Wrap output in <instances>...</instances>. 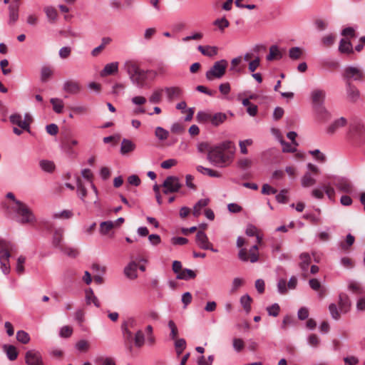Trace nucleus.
Listing matches in <instances>:
<instances>
[{"instance_id":"nucleus-25","label":"nucleus","mask_w":365,"mask_h":365,"mask_svg":"<svg viewBox=\"0 0 365 365\" xmlns=\"http://www.w3.org/2000/svg\"><path fill=\"white\" fill-rule=\"evenodd\" d=\"M364 131L365 128L364 125L361 124L360 123H354L351 125L350 134L353 138H358L363 135Z\"/></svg>"},{"instance_id":"nucleus-14","label":"nucleus","mask_w":365,"mask_h":365,"mask_svg":"<svg viewBox=\"0 0 365 365\" xmlns=\"http://www.w3.org/2000/svg\"><path fill=\"white\" fill-rule=\"evenodd\" d=\"M25 362L27 365H44L41 354L35 349L26 352Z\"/></svg>"},{"instance_id":"nucleus-18","label":"nucleus","mask_w":365,"mask_h":365,"mask_svg":"<svg viewBox=\"0 0 365 365\" xmlns=\"http://www.w3.org/2000/svg\"><path fill=\"white\" fill-rule=\"evenodd\" d=\"M346 91L349 101L356 102L359 99L360 92L351 81L346 82Z\"/></svg>"},{"instance_id":"nucleus-63","label":"nucleus","mask_w":365,"mask_h":365,"mask_svg":"<svg viewBox=\"0 0 365 365\" xmlns=\"http://www.w3.org/2000/svg\"><path fill=\"white\" fill-rule=\"evenodd\" d=\"M308 343L313 347H318L320 344V339L315 334H312L308 337Z\"/></svg>"},{"instance_id":"nucleus-38","label":"nucleus","mask_w":365,"mask_h":365,"mask_svg":"<svg viewBox=\"0 0 365 365\" xmlns=\"http://www.w3.org/2000/svg\"><path fill=\"white\" fill-rule=\"evenodd\" d=\"M196 277V274L191 269H182L180 273H178L177 278L178 279L188 280L194 279Z\"/></svg>"},{"instance_id":"nucleus-42","label":"nucleus","mask_w":365,"mask_h":365,"mask_svg":"<svg viewBox=\"0 0 365 365\" xmlns=\"http://www.w3.org/2000/svg\"><path fill=\"white\" fill-rule=\"evenodd\" d=\"M242 105L247 108V112L248 114H257V106L250 102L248 98H244L242 101Z\"/></svg>"},{"instance_id":"nucleus-2","label":"nucleus","mask_w":365,"mask_h":365,"mask_svg":"<svg viewBox=\"0 0 365 365\" xmlns=\"http://www.w3.org/2000/svg\"><path fill=\"white\" fill-rule=\"evenodd\" d=\"M235 149L232 142H223L219 145L212 147L207 154V158L210 162L222 167L227 165L232 160Z\"/></svg>"},{"instance_id":"nucleus-17","label":"nucleus","mask_w":365,"mask_h":365,"mask_svg":"<svg viewBox=\"0 0 365 365\" xmlns=\"http://www.w3.org/2000/svg\"><path fill=\"white\" fill-rule=\"evenodd\" d=\"M300 262H299V267L302 271V277L303 279H307L309 276L308 274V267L311 263V257L310 255L307 253L304 252L300 255Z\"/></svg>"},{"instance_id":"nucleus-19","label":"nucleus","mask_w":365,"mask_h":365,"mask_svg":"<svg viewBox=\"0 0 365 365\" xmlns=\"http://www.w3.org/2000/svg\"><path fill=\"white\" fill-rule=\"evenodd\" d=\"M123 70L127 73L129 78H133V76L140 70L138 63L133 60L126 61L123 66Z\"/></svg>"},{"instance_id":"nucleus-37","label":"nucleus","mask_w":365,"mask_h":365,"mask_svg":"<svg viewBox=\"0 0 365 365\" xmlns=\"http://www.w3.org/2000/svg\"><path fill=\"white\" fill-rule=\"evenodd\" d=\"M196 170L203 174V175H209L210 177H213V178H220L221 177V174L215 170H212V169H210V168H204L203 166L202 165H197L196 167Z\"/></svg>"},{"instance_id":"nucleus-4","label":"nucleus","mask_w":365,"mask_h":365,"mask_svg":"<svg viewBox=\"0 0 365 365\" xmlns=\"http://www.w3.org/2000/svg\"><path fill=\"white\" fill-rule=\"evenodd\" d=\"M13 210L18 215L19 219L18 220L21 224L33 225L36 222V219L32 210L21 201H16V206L12 207Z\"/></svg>"},{"instance_id":"nucleus-7","label":"nucleus","mask_w":365,"mask_h":365,"mask_svg":"<svg viewBox=\"0 0 365 365\" xmlns=\"http://www.w3.org/2000/svg\"><path fill=\"white\" fill-rule=\"evenodd\" d=\"M10 122L18 125L21 129L14 127L13 131L15 134L19 135L22 133V130L29 131V125L32 122L31 115H10Z\"/></svg>"},{"instance_id":"nucleus-45","label":"nucleus","mask_w":365,"mask_h":365,"mask_svg":"<svg viewBox=\"0 0 365 365\" xmlns=\"http://www.w3.org/2000/svg\"><path fill=\"white\" fill-rule=\"evenodd\" d=\"M113 227L115 223L112 221H106L100 224V232L103 235L108 234Z\"/></svg>"},{"instance_id":"nucleus-57","label":"nucleus","mask_w":365,"mask_h":365,"mask_svg":"<svg viewBox=\"0 0 365 365\" xmlns=\"http://www.w3.org/2000/svg\"><path fill=\"white\" fill-rule=\"evenodd\" d=\"M213 24L219 28V29L222 31H224V29L229 26L230 23L228 20H227L225 17L221 19H216Z\"/></svg>"},{"instance_id":"nucleus-31","label":"nucleus","mask_w":365,"mask_h":365,"mask_svg":"<svg viewBox=\"0 0 365 365\" xmlns=\"http://www.w3.org/2000/svg\"><path fill=\"white\" fill-rule=\"evenodd\" d=\"M210 202L209 199H200L194 206L192 210V215L197 217L201 215V211L205 208Z\"/></svg>"},{"instance_id":"nucleus-55","label":"nucleus","mask_w":365,"mask_h":365,"mask_svg":"<svg viewBox=\"0 0 365 365\" xmlns=\"http://www.w3.org/2000/svg\"><path fill=\"white\" fill-rule=\"evenodd\" d=\"M245 284V280L242 278L236 277L232 281V288L230 292L232 294L235 293L240 287L243 286Z\"/></svg>"},{"instance_id":"nucleus-28","label":"nucleus","mask_w":365,"mask_h":365,"mask_svg":"<svg viewBox=\"0 0 365 365\" xmlns=\"http://www.w3.org/2000/svg\"><path fill=\"white\" fill-rule=\"evenodd\" d=\"M118 62H112L110 63H107L101 72V76H106L108 75H112L116 72H118Z\"/></svg>"},{"instance_id":"nucleus-47","label":"nucleus","mask_w":365,"mask_h":365,"mask_svg":"<svg viewBox=\"0 0 365 365\" xmlns=\"http://www.w3.org/2000/svg\"><path fill=\"white\" fill-rule=\"evenodd\" d=\"M175 347L176 354L180 356L186 348V341L184 339H177L175 340Z\"/></svg>"},{"instance_id":"nucleus-54","label":"nucleus","mask_w":365,"mask_h":365,"mask_svg":"<svg viewBox=\"0 0 365 365\" xmlns=\"http://www.w3.org/2000/svg\"><path fill=\"white\" fill-rule=\"evenodd\" d=\"M16 339L22 344H26L30 341V336L27 332L21 330L16 333Z\"/></svg>"},{"instance_id":"nucleus-12","label":"nucleus","mask_w":365,"mask_h":365,"mask_svg":"<svg viewBox=\"0 0 365 365\" xmlns=\"http://www.w3.org/2000/svg\"><path fill=\"white\" fill-rule=\"evenodd\" d=\"M258 249L257 245L252 246L249 252L246 249H241L238 255L239 258L244 262L250 260L252 263L256 262L259 259Z\"/></svg>"},{"instance_id":"nucleus-49","label":"nucleus","mask_w":365,"mask_h":365,"mask_svg":"<svg viewBox=\"0 0 365 365\" xmlns=\"http://www.w3.org/2000/svg\"><path fill=\"white\" fill-rule=\"evenodd\" d=\"M155 135L159 140H165L168 139L169 136V132L162 127H157L155 130Z\"/></svg>"},{"instance_id":"nucleus-64","label":"nucleus","mask_w":365,"mask_h":365,"mask_svg":"<svg viewBox=\"0 0 365 365\" xmlns=\"http://www.w3.org/2000/svg\"><path fill=\"white\" fill-rule=\"evenodd\" d=\"M232 344L234 349L238 352L241 351L245 347L244 341L239 338H235L232 341Z\"/></svg>"},{"instance_id":"nucleus-36","label":"nucleus","mask_w":365,"mask_h":365,"mask_svg":"<svg viewBox=\"0 0 365 365\" xmlns=\"http://www.w3.org/2000/svg\"><path fill=\"white\" fill-rule=\"evenodd\" d=\"M44 12L46 17L51 23L55 22L58 17L57 10L51 6H48L44 8Z\"/></svg>"},{"instance_id":"nucleus-33","label":"nucleus","mask_w":365,"mask_h":365,"mask_svg":"<svg viewBox=\"0 0 365 365\" xmlns=\"http://www.w3.org/2000/svg\"><path fill=\"white\" fill-rule=\"evenodd\" d=\"M339 51L342 53H352L353 46L350 41L341 39L339 46Z\"/></svg>"},{"instance_id":"nucleus-46","label":"nucleus","mask_w":365,"mask_h":365,"mask_svg":"<svg viewBox=\"0 0 365 365\" xmlns=\"http://www.w3.org/2000/svg\"><path fill=\"white\" fill-rule=\"evenodd\" d=\"M303 53L302 49L298 46L292 47L289 50V56L292 60H298Z\"/></svg>"},{"instance_id":"nucleus-62","label":"nucleus","mask_w":365,"mask_h":365,"mask_svg":"<svg viewBox=\"0 0 365 365\" xmlns=\"http://www.w3.org/2000/svg\"><path fill=\"white\" fill-rule=\"evenodd\" d=\"M281 145H282V151L284 153H294L296 152V146L293 147L291 144L286 142L284 139L280 141Z\"/></svg>"},{"instance_id":"nucleus-8","label":"nucleus","mask_w":365,"mask_h":365,"mask_svg":"<svg viewBox=\"0 0 365 365\" xmlns=\"http://www.w3.org/2000/svg\"><path fill=\"white\" fill-rule=\"evenodd\" d=\"M326 97V93L323 89L315 88L313 89L310 93V99L313 108L319 111H324V100Z\"/></svg>"},{"instance_id":"nucleus-21","label":"nucleus","mask_w":365,"mask_h":365,"mask_svg":"<svg viewBox=\"0 0 365 365\" xmlns=\"http://www.w3.org/2000/svg\"><path fill=\"white\" fill-rule=\"evenodd\" d=\"M63 88L66 93L75 94L80 91L81 86L77 81L68 80L64 82Z\"/></svg>"},{"instance_id":"nucleus-24","label":"nucleus","mask_w":365,"mask_h":365,"mask_svg":"<svg viewBox=\"0 0 365 365\" xmlns=\"http://www.w3.org/2000/svg\"><path fill=\"white\" fill-rule=\"evenodd\" d=\"M19 6L18 4H11L9 6V24L12 25L16 23L19 19Z\"/></svg>"},{"instance_id":"nucleus-29","label":"nucleus","mask_w":365,"mask_h":365,"mask_svg":"<svg viewBox=\"0 0 365 365\" xmlns=\"http://www.w3.org/2000/svg\"><path fill=\"white\" fill-rule=\"evenodd\" d=\"M135 149V145L131 140L123 139L121 143L120 153L122 155H126L133 152Z\"/></svg>"},{"instance_id":"nucleus-26","label":"nucleus","mask_w":365,"mask_h":365,"mask_svg":"<svg viewBox=\"0 0 365 365\" xmlns=\"http://www.w3.org/2000/svg\"><path fill=\"white\" fill-rule=\"evenodd\" d=\"M197 50L205 56L212 57L217 54V48L216 46H198Z\"/></svg>"},{"instance_id":"nucleus-52","label":"nucleus","mask_w":365,"mask_h":365,"mask_svg":"<svg viewBox=\"0 0 365 365\" xmlns=\"http://www.w3.org/2000/svg\"><path fill=\"white\" fill-rule=\"evenodd\" d=\"M53 71L48 66H43L41 70V80L42 82H46L52 76Z\"/></svg>"},{"instance_id":"nucleus-32","label":"nucleus","mask_w":365,"mask_h":365,"mask_svg":"<svg viewBox=\"0 0 365 365\" xmlns=\"http://www.w3.org/2000/svg\"><path fill=\"white\" fill-rule=\"evenodd\" d=\"M282 57V55L279 51L278 46L276 45H272L269 47V53L266 56V59L269 61H271L275 59H280Z\"/></svg>"},{"instance_id":"nucleus-41","label":"nucleus","mask_w":365,"mask_h":365,"mask_svg":"<svg viewBox=\"0 0 365 365\" xmlns=\"http://www.w3.org/2000/svg\"><path fill=\"white\" fill-rule=\"evenodd\" d=\"M76 185L78 190V195L79 197L84 201V198L87 195V190L85 186L83 184V182L80 177H77L76 178Z\"/></svg>"},{"instance_id":"nucleus-53","label":"nucleus","mask_w":365,"mask_h":365,"mask_svg":"<svg viewBox=\"0 0 365 365\" xmlns=\"http://www.w3.org/2000/svg\"><path fill=\"white\" fill-rule=\"evenodd\" d=\"M51 103L53 106V109L56 113H60L62 112L63 104L61 100L58 98H51Z\"/></svg>"},{"instance_id":"nucleus-20","label":"nucleus","mask_w":365,"mask_h":365,"mask_svg":"<svg viewBox=\"0 0 365 365\" xmlns=\"http://www.w3.org/2000/svg\"><path fill=\"white\" fill-rule=\"evenodd\" d=\"M338 304L341 312L343 313L348 312L351 305L349 297L344 293L339 294Z\"/></svg>"},{"instance_id":"nucleus-44","label":"nucleus","mask_w":365,"mask_h":365,"mask_svg":"<svg viewBox=\"0 0 365 365\" xmlns=\"http://www.w3.org/2000/svg\"><path fill=\"white\" fill-rule=\"evenodd\" d=\"M95 363L96 365H115V360L111 357L98 356Z\"/></svg>"},{"instance_id":"nucleus-51","label":"nucleus","mask_w":365,"mask_h":365,"mask_svg":"<svg viewBox=\"0 0 365 365\" xmlns=\"http://www.w3.org/2000/svg\"><path fill=\"white\" fill-rule=\"evenodd\" d=\"M40 166L46 172H53L55 169V165L53 162L50 160H41L40 161Z\"/></svg>"},{"instance_id":"nucleus-9","label":"nucleus","mask_w":365,"mask_h":365,"mask_svg":"<svg viewBox=\"0 0 365 365\" xmlns=\"http://www.w3.org/2000/svg\"><path fill=\"white\" fill-rule=\"evenodd\" d=\"M343 77L346 80V82L351 81V80L363 81L365 78V74L361 68L349 66L344 68Z\"/></svg>"},{"instance_id":"nucleus-3","label":"nucleus","mask_w":365,"mask_h":365,"mask_svg":"<svg viewBox=\"0 0 365 365\" xmlns=\"http://www.w3.org/2000/svg\"><path fill=\"white\" fill-rule=\"evenodd\" d=\"M16 246L11 242L0 240V264L4 274L10 272L9 258L12 253L16 252Z\"/></svg>"},{"instance_id":"nucleus-27","label":"nucleus","mask_w":365,"mask_h":365,"mask_svg":"<svg viewBox=\"0 0 365 365\" xmlns=\"http://www.w3.org/2000/svg\"><path fill=\"white\" fill-rule=\"evenodd\" d=\"M85 298H86V302L87 304H91L93 303L96 307H100L101 304L99 302L98 299L96 297V296L94 294L93 291L89 288L87 289L85 292Z\"/></svg>"},{"instance_id":"nucleus-1","label":"nucleus","mask_w":365,"mask_h":365,"mask_svg":"<svg viewBox=\"0 0 365 365\" xmlns=\"http://www.w3.org/2000/svg\"><path fill=\"white\" fill-rule=\"evenodd\" d=\"M136 327L137 321L133 317L128 318L121 324L123 344L130 354L133 351V346L141 348L145 344V334L141 329L136 330L133 335L132 331L135 330Z\"/></svg>"},{"instance_id":"nucleus-58","label":"nucleus","mask_w":365,"mask_h":365,"mask_svg":"<svg viewBox=\"0 0 365 365\" xmlns=\"http://www.w3.org/2000/svg\"><path fill=\"white\" fill-rule=\"evenodd\" d=\"M354 240H355L354 237L353 235H351V234H349L346 236V241L345 242H342L341 243V245H340L341 248L342 250H348L349 247L354 244Z\"/></svg>"},{"instance_id":"nucleus-30","label":"nucleus","mask_w":365,"mask_h":365,"mask_svg":"<svg viewBox=\"0 0 365 365\" xmlns=\"http://www.w3.org/2000/svg\"><path fill=\"white\" fill-rule=\"evenodd\" d=\"M3 350L6 352L9 360L14 361L17 359L19 352L14 346L4 344L3 346Z\"/></svg>"},{"instance_id":"nucleus-6","label":"nucleus","mask_w":365,"mask_h":365,"mask_svg":"<svg viewBox=\"0 0 365 365\" xmlns=\"http://www.w3.org/2000/svg\"><path fill=\"white\" fill-rule=\"evenodd\" d=\"M227 64V61L225 59L215 62L205 73L207 80L212 81L215 79H220L225 74Z\"/></svg>"},{"instance_id":"nucleus-11","label":"nucleus","mask_w":365,"mask_h":365,"mask_svg":"<svg viewBox=\"0 0 365 365\" xmlns=\"http://www.w3.org/2000/svg\"><path fill=\"white\" fill-rule=\"evenodd\" d=\"M148 74H153L155 76L156 72L153 70L145 71L140 68L133 78H131L130 80L134 86L139 88H143L146 84Z\"/></svg>"},{"instance_id":"nucleus-56","label":"nucleus","mask_w":365,"mask_h":365,"mask_svg":"<svg viewBox=\"0 0 365 365\" xmlns=\"http://www.w3.org/2000/svg\"><path fill=\"white\" fill-rule=\"evenodd\" d=\"M185 129V125L181 123H175L172 125L170 130L173 133L181 135Z\"/></svg>"},{"instance_id":"nucleus-43","label":"nucleus","mask_w":365,"mask_h":365,"mask_svg":"<svg viewBox=\"0 0 365 365\" xmlns=\"http://www.w3.org/2000/svg\"><path fill=\"white\" fill-rule=\"evenodd\" d=\"M349 289L354 294H364V289L361 285L357 282H350L348 286Z\"/></svg>"},{"instance_id":"nucleus-23","label":"nucleus","mask_w":365,"mask_h":365,"mask_svg":"<svg viewBox=\"0 0 365 365\" xmlns=\"http://www.w3.org/2000/svg\"><path fill=\"white\" fill-rule=\"evenodd\" d=\"M137 270V263L134 261H132L125 267L124 274L128 278L130 279H135L138 277Z\"/></svg>"},{"instance_id":"nucleus-10","label":"nucleus","mask_w":365,"mask_h":365,"mask_svg":"<svg viewBox=\"0 0 365 365\" xmlns=\"http://www.w3.org/2000/svg\"><path fill=\"white\" fill-rule=\"evenodd\" d=\"M163 193L167 195L172 192H178L181 188L182 185L180 182L179 178L175 176L168 177L163 184Z\"/></svg>"},{"instance_id":"nucleus-50","label":"nucleus","mask_w":365,"mask_h":365,"mask_svg":"<svg viewBox=\"0 0 365 365\" xmlns=\"http://www.w3.org/2000/svg\"><path fill=\"white\" fill-rule=\"evenodd\" d=\"M316 180L311 176L310 173H307L302 179V185L303 187H310L315 184Z\"/></svg>"},{"instance_id":"nucleus-13","label":"nucleus","mask_w":365,"mask_h":365,"mask_svg":"<svg viewBox=\"0 0 365 365\" xmlns=\"http://www.w3.org/2000/svg\"><path fill=\"white\" fill-rule=\"evenodd\" d=\"M195 241L200 248L202 250H209L213 252H217V250L213 247L212 244L209 241V239L206 234L200 230L197 232L195 236Z\"/></svg>"},{"instance_id":"nucleus-48","label":"nucleus","mask_w":365,"mask_h":365,"mask_svg":"<svg viewBox=\"0 0 365 365\" xmlns=\"http://www.w3.org/2000/svg\"><path fill=\"white\" fill-rule=\"evenodd\" d=\"M168 328L170 330V337L173 340H175L178 336V329L177 325L173 320H170L168 323Z\"/></svg>"},{"instance_id":"nucleus-34","label":"nucleus","mask_w":365,"mask_h":365,"mask_svg":"<svg viewBox=\"0 0 365 365\" xmlns=\"http://www.w3.org/2000/svg\"><path fill=\"white\" fill-rule=\"evenodd\" d=\"M78 145V141L75 139H68L63 143L62 148L69 155L74 154L73 148Z\"/></svg>"},{"instance_id":"nucleus-40","label":"nucleus","mask_w":365,"mask_h":365,"mask_svg":"<svg viewBox=\"0 0 365 365\" xmlns=\"http://www.w3.org/2000/svg\"><path fill=\"white\" fill-rule=\"evenodd\" d=\"M163 93V89L158 88L155 90L149 98V101L151 103L157 104L161 101Z\"/></svg>"},{"instance_id":"nucleus-39","label":"nucleus","mask_w":365,"mask_h":365,"mask_svg":"<svg viewBox=\"0 0 365 365\" xmlns=\"http://www.w3.org/2000/svg\"><path fill=\"white\" fill-rule=\"evenodd\" d=\"M252 299L248 294H245L240 298V304L242 306L245 311L248 314L251 311V303Z\"/></svg>"},{"instance_id":"nucleus-59","label":"nucleus","mask_w":365,"mask_h":365,"mask_svg":"<svg viewBox=\"0 0 365 365\" xmlns=\"http://www.w3.org/2000/svg\"><path fill=\"white\" fill-rule=\"evenodd\" d=\"M82 175H83V177L85 179H86L88 181H90V182L91 183V187H92L93 190H94L96 194H97V188L92 183L93 173H91V170H89V169H84V170H82Z\"/></svg>"},{"instance_id":"nucleus-5","label":"nucleus","mask_w":365,"mask_h":365,"mask_svg":"<svg viewBox=\"0 0 365 365\" xmlns=\"http://www.w3.org/2000/svg\"><path fill=\"white\" fill-rule=\"evenodd\" d=\"M63 230L61 228L54 231L52 244L59 249L61 252L69 257H76L78 255V251L74 248H71L63 243Z\"/></svg>"},{"instance_id":"nucleus-16","label":"nucleus","mask_w":365,"mask_h":365,"mask_svg":"<svg viewBox=\"0 0 365 365\" xmlns=\"http://www.w3.org/2000/svg\"><path fill=\"white\" fill-rule=\"evenodd\" d=\"M226 119V115H197V120L200 123H210L214 126H218Z\"/></svg>"},{"instance_id":"nucleus-22","label":"nucleus","mask_w":365,"mask_h":365,"mask_svg":"<svg viewBox=\"0 0 365 365\" xmlns=\"http://www.w3.org/2000/svg\"><path fill=\"white\" fill-rule=\"evenodd\" d=\"M169 101H174L181 96L182 91L178 87H166L163 89Z\"/></svg>"},{"instance_id":"nucleus-35","label":"nucleus","mask_w":365,"mask_h":365,"mask_svg":"<svg viewBox=\"0 0 365 365\" xmlns=\"http://www.w3.org/2000/svg\"><path fill=\"white\" fill-rule=\"evenodd\" d=\"M346 120L344 117L335 120L331 125H330L327 129L329 133H334L338 128L343 127L346 125Z\"/></svg>"},{"instance_id":"nucleus-60","label":"nucleus","mask_w":365,"mask_h":365,"mask_svg":"<svg viewBox=\"0 0 365 365\" xmlns=\"http://www.w3.org/2000/svg\"><path fill=\"white\" fill-rule=\"evenodd\" d=\"M267 311L269 315L276 317L279 314L280 307L278 304L275 303L272 306L267 307Z\"/></svg>"},{"instance_id":"nucleus-15","label":"nucleus","mask_w":365,"mask_h":365,"mask_svg":"<svg viewBox=\"0 0 365 365\" xmlns=\"http://www.w3.org/2000/svg\"><path fill=\"white\" fill-rule=\"evenodd\" d=\"M334 185L340 192L351 194L354 190V186L352 182L346 178H339L336 179Z\"/></svg>"},{"instance_id":"nucleus-61","label":"nucleus","mask_w":365,"mask_h":365,"mask_svg":"<svg viewBox=\"0 0 365 365\" xmlns=\"http://www.w3.org/2000/svg\"><path fill=\"white\" fill-rule=\"evenodd\" d=\"M26 262V257L24 256H20L17 259V264H16V272L18 274H21L24 272V263Z\"/></svg>"}]
</instances>
